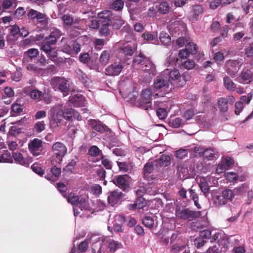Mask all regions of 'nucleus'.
<instances>
[{"label": "nucleus", "instance_id": "20", "mask_svg": "<svg viewBox=\"0 0 253 253\" xmlns=\"http://www.w3.org/2000/svg\"><path fill=\"white\" fill-rule=\"evenodd\" d=\"M60 47L62 51L71 54L72 52V42L68 39L63 37L60 41Z\"/></svg>", "mask_w": 253, "mask_h": 253}, {"label": "nucleus", "instance_id": "42", "mask_svg": "<svg viewBox=\"0 0 253 253\" xmlns=\"http://www.w3.org/2000/svg\"><path fill=\"white\" fill-rule=\"evenodd\" d=\"M124 6V2L123 0H115L111 5V8L117 11H121Z\"/></svg>", "mask_w": 253, "mask_h": 253}, {"label": "nucleus", "instance_id": "47", "mask_svg": "<svg viewBox=\"0 0 253 253\" xmlns=\"http://www.w3.org/2000/svg\"><path fill=\"white\" fill-rule=\"evenodd\" d=\"M78 78L84 85H85L88 81V78L85 74L83 73L81 70H78L77 71Z\"/></svg>", "mask_w": 253, "mask_h": 253}, {"label": "nucleus", "instance_id": "21", "mask_svg": "<svg viewBox=\"0 0 253 253\" xmlns=\"http://www.w3.org/2000/svg\"><path fill=\"white\" fill-rule=\"evenodd\" d=\"M170 164V158L168 155H162L159 159L154 161V165L156 168L160 167H166Z\"/></svg>", "mask_w": 253, "mask_h": 253}, {"label": "nucleus", "instance_id": "36", "mask_svg": "<svg viewBox=\"0 0 253 253\" xmlns=\"http://www.w3.org/2000/svg\"><path fill=\"white\" fill-rule=\"evenodd\" d=\"M228 100L225 98H220L218 100V108L221 112H226L228 108Z\"/></svg>", "mask_w": 253, "mask_h": 253}, {"label": "nucleus", "instance_id": "39", "mask_svg": "<svg viewBox=\"0 0 253 253\" xmlns=\"http://www.w3.org/2000/svg\"><path fill=\"white\" fill-rule=\"evenodd\" d=\"M29 94L32 99L38 101L41 100V97L42 95H43V93L37 89H32L31 90Z\"/></svg>", "mask_w": 253, "mask_h": 253}, {"label": "nucleus", "instance_id": "9", "mask_svg": "<svg viewBox=\"0 0 253 253\" xmlns=\"http://www.w3.org/2000/svg\"><path fill=\"white\" fill-rule=\"evenodd\" d=\"M51 119L54 123L58 125L61 123L64 119V112L62 106L58 105L52 107L51 109Z\"/></svg>", "mask_w": 253, "mask_h": 253}, {"label": "nucleus", "instance_id": "24", "mask_svg": "<svg viewBox=\"0 0 253 253\" xmlns=\"http://www.w3.org/2000/svg\"><path fill=\"white\" fill-rule=\"evenodd\" d=\"M148 58L145 57L142 53L139 52L138 54H136L135 55L133 60L132 66H135V65H140L142 67L148 61Z\"/></svg>", "mask_w": 253, "mask_h": 253}, {"label": "nucleus", "instance_id": "16", "mask_svg": "<svg viewBox=\"0 0 253 253\" xmlns=\"http://www.w3.org/2000/svg\"><path fill=\"white\" fill-rule=\"evenodd\" d=\"M248 188L247 184H244L239 188H236L233 190L230 189H226L223 191L222 193V196L227 201H232L233 198L234 197L235 194L239 193V190H242L243 189H246Z\"/></svg>", "mask_w": 253, "mask_h": 253}, {"label": "nucleus", "instance_id": "41", "mask_svg": "<svg viewBox=\"0 0 253 253\" xmlns=\"http://www.w3.org/2000/svg\"><path fill=\"white\" fill-rule=\"evenodd\" d=\"M76 165V162L72 160L63 169L65 174H71L74 172V169Z\"/></svg>", "mask_w": 253, "mask_h": 253}, {"label": "nucleus", "instance_id": "22", "mask_svg": "<svg viewBox=\"0 0 253 253\" xmlns=\"http://www.w3.org/2000/svg\"><path fill=\"white\" fill-rule=\"evenodd\" d=\"M85 99L82 95H75L70 97L69 99L70 105L75 107L84 106Z\"/></svg>", "mask_w": 253, "mask_h": 253}, {"label": "nucleus", "instance_id": "28", "mask_svg": "<svg viewBox=\"0 0 253 253\" xmlns=\"http://www.w3.org/2000/svg\"><path fill=\"white\" fill-rule=\"evenodd\" d=\"M158 11L162 14L168 13L170 10V6L169 3L166 1H162L159 4L156 5Z\"/></svg>", "mask_w": 253, "mask_h": 253}, {"label": "nucleus", "instance_id": "13", "mask_svg": "<svg viewBox=\"0 0 253 253\" xmlns=\"http://www.w3.org/2000/svg\"><path fill=\"white\" fill-rule=\"evenodd\" d=\"M136 50L134 43L130 42L124 44L118 49L120 53H123L125 56H131Z\"/></svg>", "mask_w": 253, "mask_h": 253}, {"label": "nucleus", "instance_id": "60", "mask_svg": "<svg viewBox=\"0 0 253 253\" xmlns=\"http://www.w3.org/2000/svg\"><path fill=\"white\" fill-rule=\"evenodd\" d=\"M143 223L147 227L152 228L154 224V220L150 216H146L143 220Z\"/></svg>", "mask_w": 253, "mask_h": 253}, {"label": "nucleus", "instance_id": "17", "mask_svg": "<svg viewBox=\"0 0 253 253\" xmlns=\"http://www.w3.org/2000/svg\"><path fill=\"white\" fill-rule=\"evenodd\" d=\"M88 125L91 129L99 133H102L105 131L106 126L98 120L90 119L88 121Z\"/></svg>", "mask_w": 253, "mask_h": 253}, {"label": "nucleus", "instance_id": "37", "mask_svg": "<svg viewBox=\"0 0 253 253\" xmlns=\"http://www.w3.org/2000/svg\"><path fill=\"white\" fill-rule=\"evenodd\" d=\"M0 163H12V157L8 150H4L2 154H0Z\"/></svg>", "mask_w": 253, "mask_h": 253}, {"label": "nucleus", "instance_id": "51", "mask_svg": "<svg viewBox=\"0 0 253 253\" xmlns=\"http://www.w3.org/2000/svg\"><path fill=\"white\" fill-rule=\"evenodd\" d=\"M14 95V92L13 90L11 87H6L4 88V91L2 94V99H5L6 98V97L8 98H11L13 97Z\"/></svg>", "mask_w": 253, "mask_h": 253}, {"label": "nucleus", "instance_id": "1", "mask_svg": "<svg viewBox=\"0 0 253 253\" xmlns=\"http://www.w3.org/2000/svg\"><path fill=\"white\" fill-rule=\"evenodd\" d=\"M92 243V250L93 253H107L109 251L114 252L121 248L122 244L108 237L92 236L90 239Z\"/></svg>", "mask_w": 253, "mask_h": 253}, {"label": "nucleus", "instance_id": "43", "mask_svg": "<svg viewBox=\"0 0 253 253\" xmlns=\"http://www.w3.org/2000/svg\"><path fill=\"white\" fill-rule=\"evenodd\" d=\"M146 100L140 98L135 102V105L137 107L142 109H148L149 107H151L152 103H148Z\"/></svg>", "mask_w": 253, "mask_h": 253}, {"label": "nucleus", "instance_id": "29", "mask_svg": "<svg viewBox=\"0 0 253 253\" xmlns=\"http://www.w3.org/2000/svg\"><path fill=\"white\" fill-rule=\"evenodd\" d=\"M157 37V33L155 32H153L152 33L147 32L142 34L144 40L153 43H155L158 41Z\"/></svg>", "mask_w": 253, "mask_h": 253}, {"label": "nucleus", "instance_id": "25", "mask_svg": "<svg viewBox=\"0 0 253 253\" xmlns=\"http://www.w3.org/2000/svg\"><path fill=\"white\" fill-rule=\"evenodd\" d=\"M117 165L120 171L123 172L130 171L133 168L134 164L131 162H117Z\"/></svg>", "mask_w": 253, "mask_h": 253}, {"label": "nucleus", "instance_id": "48", "mask_svg": "<svg viewBox=\"0 0 253 253\" xmlns=\"http://www.w3.org/2000/svg\"><path fill=\"white\" fill-rule=\"evenodd\" d=\"M101 28L99 30V33L101 36H107L110 34L109 27L111 24H100Z\"/></svg>", "mask_w": 253, "mask_h": 253}, {"label": "nucleus", "instance_id": "35", "mask_svg": "<svg viewBox=\"0 0 253 253\" xmlns=\"http://www.w3.org/2000/svg\"><path fill=\"white\" fill-rule=\"evenodd\" d=\"M125 175H120L118 177L116 181H114V183L118 186L124 189H126L128 187V181L124 176Z\"/></svg>", "mask_w": 253, "mask_h": 253}, {"label": "nucleus", "instance_id": "34", "mask_svg": "<svg viewBox=\"0 0 253 253\" xmlns=\"http://www.w3.org/2000/svg\"><path fill=\"white\" fill-rule=\"evenodd\" d=\"M240 76L243 81L245 82L246 83H249L253 80V73H252L251 70L248 69L246 71H243L241 73Z\"/></svg>", "mask_w": 253, "mask_h": 253}, {"label": "nucleus", "instance_id": "61", "mask_svg": "<svg viewBox=\"0 0 253 253\" xmlns=\"http://www.w3.org/2000/svg\"><path fill=\"white\" fill-rule=\"evenodd\" d=\"M9 34L15 37L18 35H19V32H20L19 26L16 24L11 26L9 28Z\"/></svg>", "mask_w": 253, "mask_h": 253}, {"label": "nucleus", "instance_id": "54", "mask_svg": "<svg viewBox=\"0 0 253 253\" xmlns=\"http://www.w3.org/2000/svg\"><path fill=\"white\" fill-rule=\"evenodd\" d=\"M204 157L208 160H212L215 155V152L212 149H207L203 153Z\"/></svg>", "mask_w": 253, "mask_h": 253}, {"label": "nucleus", "instance_id": "46", "mask_svg": "<svg viewBox=\"0 0 253 253\" xmlns=\"http://www.w3.org/2000/svg\"><path fill=\"white\" fill-rule=\"evenodd\" d=\"M110 59V53L107 50L103 51L100 57V62L103 65H106Z\"/></svg>", "mask_w": 253, "mask_h": 253}, {"label": "nucleus", "instance_id": "33", "mask_svg": "<svg viewBox=\"0 0 253 253\" xmlns=\"http://www.w3.org/2000/svg\"><path fill=\"white\" fill-rule=\"evenodd\" d=\"M16 0H2L1 3V7L2 10L4 11L5 9H8L17 5Z\"/></svg>", "mask_w": 253, "mask_h": 253}, {"label": "nucleus", "instance_id": "3", "mask_svg": "<svg viewBox=\"0 0 253 253\" xmlns=\"http://www.w3.org/2000/svg\"><path fill=\"white\" fill-rule=\"evenodd\" d=\"M56 42V41L48 36L44 38L40 44V49L43 51L47 55L49 59L52 61L55 60L58 54L55 48L52 47Z\"/></svg>", "mask_w": 253, "mask_h": 253}, {"label": "nucleus", "instance_id": "64", "mask_svg": "<svg viewBox=\"0 0 253 253\" xmlns=\"http://www.w3.org/2000/svg\"><path fill=\"white\" fill-rule=\"evenodd\" d=\"M62 35V33L59 30L55 29L51 32L49 36L50 38L57 41V39H59Z\"/></svg>", "mask_w": 253, "mask_h": 253}, {"label": "nucleus", "instance_id": "57", "mask_svg": "<svg viewBox=\"0 0 253 253\" xmlns=\"http://www.w3.org/2000/svg\"><path fill=\"white\" fill-rule=\"evenodd\" d=\"M45 128V124L44 121H39L37 122L34 126V128L37 132H41L44 130Z\"/></svg>", "mask_w": 253, "mask_h": 253}, {"label": "nucleus", "instance_id": "19", "mask_svg": "<svg viewBox=\"0 0 253 253\" xmlns=\"http://www.w3.org/2000/svg\"><path fill=\"white\" fill-rule=\"evenodd\" d=\"M123 194L119 190H115L110 193L108 196V202L111 206L118 204L123 197Z\"/></svg>", "mask_w": 253, "mask_h": 253}, {"label": "nucleus", "instance_id": "11", "mask_svg": "<svg viewBox=\"0 0 253 253\" xmlns=\"http://www.w3.org/2000/svg\"><path fill=\"white\" fill-rule=\"evenodd\" d=\"M111 10H105L98 13L97 17L100 24H112L113 17Z\"/></svg>", "mask_w": 253, "mask_h": 253}, {"label": "nucleus", "instance_id": "53", "mask_svg": "<svg viewBox=\"0 0 253 253\" xmlns=\"http://www.w3.org/2000/svg\"><path fill=\"white\" fill-rule=\"evenodd\" d=\"M181 65L187 70L193 69L195 65V63L193 60L188 59L184 62L181 63Z\"/></svg>", "mask_w": 253, "mask_h": 253}, {"label": "nucleus", "instance_id": "15", "mask_svg": "<svg viewBox=\"0 0 253 253\" xmlns=\"http://www.w3.org/2000/svg\"><path fill=\"white\" fill-rule=\"evenodd\" d=\"M154 87L156 90H165L169 87V80L158 76L154 81Z\"/></svg>", "mask_w": 253, "mask_h": 253}, {"label": "nucleus", "instance_id": "44", "mask_svg": "<svg viewBox=\"0 0 253 253\" xmlns=\"http://www.w3.org/2000/svg\"><path fill=\"white\" fill-rule=\"evenodd\" d=\"M214 204L218 207L222 206L226 204L227 201L221 195L216 196L213 198Z\"/></svg>", "mask_w": 253, "mask_h": 253}, {"label": "nucleus", "instance_id": "62", "mask_svg": "<svg viewBox=\"0 0 253 253\" xmlns=\"http://www.w3.org/2000/svg\"><path fill=\"white\" fill-rule=\"evenodd\" d=\"M167 110L162 108H160L157 110V115L158 118L161 120H164L167 117Z\"/></svg>", "mask_w": 253, "mask_h": 253}, {"label": "nucleus", "instance_id": "5", "mask_svg": "<svg viewBox=\"0 0 253 253\" xmlns=\"http://www.w3.org/2000/svg\"><path fill=\"white\" fill-rule=\"evenodd\" d=\"M51 150L53 153L51 158V163L54 164V162H55L60 165L63 157L67 152L66 146L61 142H56L53 144Z\"/></svg>", "mask_w": 253, "mask_h": 253}, {"label": "nucleus", "instance_id": "63", "mask_svg": "<svg viewBox=\"0 0 253 253\" xmlns=\"http://www.w3.org/2000/svg\"><path fill=\"white\" fill-rule=\"evenodd\" d=\"M67 200L68 202L71 203L72 205H76V207L77 206L78 202L80 201L79 197L72 193L69 195Z\"/></svg>", "mask_w": 253, "mask_h": 253}, {"label": "nucleus", "instance_id": "2", "mask_svg": "<svg viewBox=\"0 0 253 253\" xmlns=\"http://www.w3.org/2000/svg\"><path fill=\"white\" fill-rule=\"evenodd\" d=\"M38 49L31 48L24 52L23 61L28 63L27 69L29 71L36 72L39 70V66H44L48 64L43 54L39 55Z\"/></svg>", "mask_w": 253, "mask_h": 253}, {"label": "nucleus", "instance_id": "50", "mask_svg": "<svg viewBox=\"0 0 253 253\" xmlns=\"http://www.w3.org/2000/svg\"><path fill=\"white\" fill-rule=\"evenodd\" d=\"M31 169L36 174H44V170L40 164H33L31 166Z\"/></svg>", "mask_w": 253, "mask_h": 253}, {"label": "nucleus", "instance_id": "6", "mask_svg": "<svg viewBox=\"0 0 253 253\" xmlns=\"http://www.w3.org/2000/svg\"><path fill=\"white\" fill-rule=\"evenodd\" d=\"M51 85L55 90H59L66 96L69 91L68 81L64 78L59 77H54L51 80Z\"/></svg>", "mask_w": 253, "mask_h": 253}, {"label": "nucleus", "instance_id": "38", "mask_svg": "<svg viewBox=\"0 0 253 253\" xmlns=\"http://www.w3.org/2000/svg\"><path fill=\"white\" fill-rule=\"evenodd\" d=\"M159 39L162 43L165 45H169L171 42V37L165 32L160 33Z\"/></svg>", "mask_w": 253, "mask_h": 253}, {"label": "nucleus", "instance_id": "45", "mask_svg": "<svg viewBox=\"0 0 253 253\" xmlns=\"http://www.w3.org/2000/svg\"><path fill=\"white\" fill-rule=\"evenodd\" d=\"M64 119L67 121H71L74 114V109L72 108H66L63 110Z\"/></svg>", "mask_w": 253, "mask_h": 253}, {"label": "nucleus", "instance_id": "8", "mask_svg": "<svg viewBox=\"0 0 253 253\" xmlns=\"http://www.w3.org/2000/svg\"><path fill=\"white\" fill-rule=\"evenodd\" d=\"M28 147L33 155L38 156L42 152V141L38 138H34L28 144Z\"/></svg>", "mask_w": 253, "mask_h": 253}, {"label": "nucleus", "instance_id": "55", "mask_svg": "<svg viewBox=\"0 0 253 253\" xmlns=\"http://www.w3.org/2000/svg\"><path fill=\"white\" fill-rule=\"evenodd\" d=\"M154 167H155L154 165V161L152 162L147 163L143 168L144 173H151L153 171Z\"/></svg>", "mask_w": 253, "mask_h": 253}, {"label": "nucleus", "instance_id": "26", "mask_svg": "<svg viewBox=\"0 0 253 253\" xmlns=\"http://www.w3.org/2000/svg\"><path fill=\"white\" fill-rule=\"evenodd\" d=\"M111 25L115 29H119L125 23L124 20L120 15H113Z\"/></svg>", "mask_w": 253, "mask_h": 253}, {"label": "nucleus", "instance_id": "49", "mask_svg": "<svg viewBox=\"0 0 253 253\" xmlns=\"http://www.w3.org/2000/svg\"><path fill=\"white\" fill-rule=\"evenodd\" d=\"M26 11L24 7H19L15 11L14 17L18 19H22L26 14Z\"/></svg>", "mask_w": 253, "mask_h": 253}, {"label": "nucleus", "instance_id": "59", "mask_svg": "<svg viewBox=\"0 0 253 253\" xmlns=\"http://www.w3.org/2000/svg\"><path fill=\"white\" fill-rule=\"evenodd\" d=\"M245 54L248 58L253 57V42L250 43L249 46L246 47L244 49Z\"/></svg>", "mask_w": 253, "mask_h": 253}, {"label": "nucleus", "instance_id": "56", "mask_svg": "<svg viewBox=\"0 0 253 253\" xmlns=\"http://www.w3.org/2000/svg\"><path fill=\"white\" fill-rule=\"evenodd\" d=\"M11 112L14 114H18L22 112V106L18 103H13L11 107Z\"/></svg>", "mask_w": 253, "mask_h": 253}, {"label": "nucleus", "instance_id": "10", "mask_svg": "<svg viewBox=\"0 0 253 253\" xmlns=\"http://www.w3.org/2000/svg\"><path fill=\"white\" fill-rule=\"evenodd\" d=\"M169 78L172 80L177 81V86L183 87L186 83V76L184 75L181 76L177 69H173L169 72Z\"/></svg>", "mask_w": 253, "mask_h": 253}, {"label": "nucleus", "instance_id": "12", "mask_svg": "<svg viewBox=\"0 0 253 253\" xmlns=\"http://www.w3.org/2000/svg\"><path fill=\"white\" fill-rule=\"evenodd\" d=\"M123 69L122 63L115 62L108 66L105 70V74L108 76H115L119 75Z\"/></svg>", "mask_w": 253, "mask_h": 253}, {"label": "nucleus", "instance_id": "27", "mask_svg": "<svg viewBox=\"0 0 253 253\" xmlns=\"http://www.w3.org/2000/svg\"><path fill=\"white\" fill-rule=\"evenodd\" d=\"M143 70L149 74H155L156 67L153 62L148 58V61L142 67Z\"/></svg>", "mask_w": 253, "mask_h": 253}, {"label": "nucleus", "instance_id": "31", "mask_svg": "<svg viewBox=\"0 0 253 253\" xmlns=\"http://www.w3.org/2000/svg\"><path fill=\"white\" fill-rule=\"evenodd\" d=\"M189 248L186 245H174L172 247L171 250L173 253H190Z\"/></svg>", "mask_w": 253, "mask_h": 253}, {"label": "nucleus", "instance_id": "40", "mask_svg": "<svg viewBox=\"0 0 253 253\" xmlns=\"http://www.w3.org/2000/svg\"><path fill=\"white\" fill-rule=\"evenodd\" d=\"M152 92L149 89H145L143 90L140 98L146 100L148 103H152L151 102Z\"/></svg>", "mask_w": 253, "mask_h": 253}, {"label": "nucleus", "instance_id": "18", "mask_svg": "<svg viewBox=\"0 0 253 253\" xmlns=\"http://www.w3.org/2000/svg\"><path fill=\"white\" fill-rule=\"evenodd\" d=\"M176 215L177 217L181 219L191 220L196 217V213L189 209H182L177 210L176 211Z\"/></svg>", "mask_w": 253, "mask_h": 253}, {"label": "nucleus", "instance_id": "58", "mask_svg": "<svg viewBox=\"0 0 253 253\" xmlns=\"http://www.w3.org/2000/svg\"><path fill=\"white\" fill-rule=\"evenodd\" d=\"M188 155V151L185 149H180L176 151L175 156L179 159H182Z\"/></svg>", "mask_w": 253, "mask_h": 253}, {"label": "nucleus", "instance_id": "30", "mask_svg": "<svg viewBox=\"0 0 253 253\" xmlns=\"http://www.w3.org/2000/svg\"><path fill=\"white\" fill-rule=\"evenodd\" d=\"M223 84L228 90L234 91L236 88V84L228 76L223 78Z\"/></svg>", "mask_w": 253, "mask_h": 253}, {"label": "nucleus", "instance_id": "52", "mask_svg": "<svg viewBox=\"0 0 253 253\" xmlns=\"http://www.w3.org/2000/svg\"><path fill=\"white\" fill-rule=\"evenodd\" d=\"M88 154L91 156H98L102 154L101 151L96 146H91L88 150Z\"/></svg>", "mask_w": 253, "mask_h": 253}, {"label": "nucleus", "instance_id": "4", "mask_svg": "<svg viewBox=\"0 0 253 253\" xmlns=\"http://www.w3.org/2000/svg\"><path fill=\"white\" fill-rule=\"evenodd\" d=\"M29 20L36 22L42 28L47 27L48 24V18L44 13L37 11L34 9H30L27 14Z\"/></svg>", "mask_w": 253, "mask_h": 253}, {"label": "nucleus", "instance_id": "7", "mask_svg": "<svg viewBox=\"0 0 253 253\" xmlns=\"http://www.w3.org/2000/svg\"><path fill=\"white\" fill-rule=\"evenodd\" d=\"M242 64V59L227 60L225 65V71L230 76L234 78Z\"/></svg>", "mask_w": 253, "mask_h": 253}, {"label": "nucleus", "instance_id": "14", "mask_svg": "<svg viewBox=\"0 0 253 253\" xmlns=\"http://www.w3.org/2000/svg\"><path fill=\"white\" fill-rule=\"evenodd\" d=\"M92 204L93 203L91 200L89 201L87 199V200L86 201V200L84 198H81L77 204V206L76 207H74L75 216H76L77 214L78 213V211H77V207L80 208L82 211H91L93 209L91 206Z\"/></svg>", "mask_w": 253, "mask_h": 253}, {"label": "nucleus", "instance_id": "23", "mask_svg": "<svg viewBox=\"0 0 253 253\" xmlns=\"http://www.w3.org/2000/svg\"><path fill=\"white\" fill-rule=\"evenodd\" d=\"M204 11V7L202 5L195 4L192 6V15L191 17V20L193 21H197L199 16Z\"/></svg>", "mask_w": 253, "mask_h": 253}, {"label": "nucleus", "instance_id": "32", "mask_svg": "<svg viewBox=\"0 0 253 253\" xmlns=\"http://www.w3.org/2000/svg\"><path fill=\"white\" fill-rule=\"evenodd\" d=\"M12 159L13 158L16 163L25 167L29 166V163L23 158L22 155L20 153L14 152L12 154Z\"/></svg>", "mask_w": 253, "mask_h": 253}]
</instances>
